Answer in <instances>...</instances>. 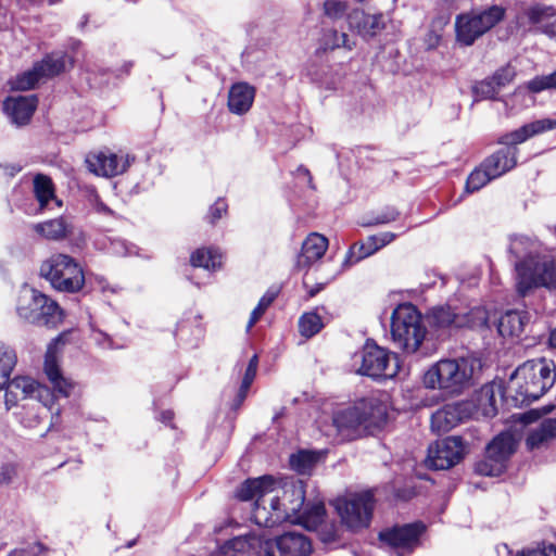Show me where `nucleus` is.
<instances>
[{"mask_svg": "<svg viewBox=\"0 0 556 556\" xmlns=\"http://www.w3.org/2000/svg\"><path fill=\"white\" fill-rule=\"evenodd\" d=\"M241 501L255 498L252 509L256 525L271 528L281 522L295 523V517L305 503V489L301 480L283 484L271 477L248 479L237 491Z\"/></svg>", "mask_w": 556, "mask_h": 556, "instance_id": "nucleus-1", "label": "nucleus"}, {"mask_svg": "<svg viewBox=\"0 0 556 556\" xmlns=\"http://www.w3.org/2000/svg\"><path fill=\"white\" fill-rule=\"evenodd\" d=\"M509 251L520 261L515 263L516 287L525 296L536 287H556V262L548 255H539L538 242L526 236L511 238Z\"/></svg>", "mask_w": 556, "mask_h": 556, "instance_id": "nucleus-2", "label": "nucleus"}, {"mask_svg": "<svg viewBox=\"0 0 556 556\" xmlns=\"http://www.w3.org/2000/svg\"><path fill=\"white\" fill-rule=\"evenodd\" d=\"M387 405L374 396L362 399L332 417L338 433L349 441L375 433L387 424Z\"/></svg>", "mask_w": 556, "mask_h": 556, "instance_id": "nucleus-3", "label": "nucleus"}, {"mask_svg": "<svg viewBox=\"0 0 556 556\" xmlns=\"http://www.w3.org/2000/svg\"><path fill=\"white\" fill-rule=\"evenodd\" d=\"M473 361L469 358H445L433 364L424 375L427 389L439 390L446 396L460 394L470 386Z\"/></svg>", "mask_w": 556, "mask_h": 556, "instance_id": "nucleus-4", "label": "nucleus"}, {"mask_svg": "<svg viewBox=\"0 0 556 556\" xmlns=\"http://www.w3.org/2000/svg\"><path fill=\"white\" fill-rule=\"evenodd\" d=\"M393 343L405 354L417 353L427 336L421 314L410 303L397 305L391 316Z\"/></svg>", "mask_w": 556, "mask_h": 556, "instance_id": "nucleus-5", "label": "nucleus"}, {"mask_svg": "<svg viewBox=\"0 0 556 556\" xmlns=\"http://www.w3.org/2000/svg\"><path fill=\"white\" fill-rule=\"evenodd\" d=\"M511 380L525 400H539L555 384L556 365L546 358L527 361L515 370Z\"/></svg>", "mask_w": 556, "mask_h": 556, "instance_id": "nucleus-6", "label": "nucleus"}, {"mask_svg": "<svg viewBox=\"0 0 556 556\" xmlns=\"http://www.w3.org/2000/svg\"><path fill=\"white\" fill-rule=\"evenodd\" d=\"M16 312L24 320L54 328L63 320L59 304L36 289L24 286L20 291Z\"/></svg>", "mask_w": 556, "mask_h": 556, "instance_id": "nucleus-7", "label": "nucleus"}, {"mask_svg": "<svg viewBox=\"0 0 556 556\" xmlns=\"http://www.w3.org/2000/svg\"><path fill=\"white\" fill-rule=\"evenodd\" d=\"M505 17V9L501 5H491L483 10H472L458 14L455 18L456 40L469 47L495 27Z\"/></svg>", "mask_w": 556, "mask_h": 556, "instance_id": "nucleus-8", "label": "nucleus"}, {"mask_svg": "<svg viewBox=\"0 0 556 556\" xmlns=\"http://www.w3.org/2000/svg\"><path fill=\"white\" fill-rule=\"evenodd\" d=\"M40 275L51 286L63 292H77L85 283V276L79 264L70 255L55 254L40 266Z\"/></svg>", "mask_w": 556, "mask_h": 556, "instance_id": "nucleus-9", "label": "nucleus"}, {"mask_svg": "<svg viewBox=\"0 0 556 556\" xmlns=\"http://www.w3.org/2000/svg\"><path fill=\"white\" fill-rule=\"evenodd\" d=\"M353 359L354 366L359 364L356 372L372 379L393 378L399 371L397 356L375 342L367 341Z\"/></svg>", "mask_w": 556, "mask_h": 556, "instance_id": "nucleus-10", "label": "nucleus"}, {"mask_svg": "<svg viewBox=\"0 0 556 556\" xmlns=\"http://www.w3.org/2000/svg\"><path fill=\"white\" fill-rule=\"evenodd\" d=\"M333 505L342 523L350 530L357 531L369 526L375 500L371 491H364L339 497Z\"/></svg>", "mask_w": 556, "mask_h": 556, "instance_id": "nucleus-11", "label": "nucleus"}, {"mask_svg": "<svg viewBox=\"0 0 556 556\" xmlns=\"http://www.w3.org/2000/svg\"><path fill=\"white\" fill-rule=\"evenodd\" d=\"M516 446L517 442L510 432L500 433L488 444L485 457L476 465V471L482 476H500Z\"/></svg>", "mask_w": 556, "mask_h": 556, "instance_id": "nucleus-12", "label": "nucleus"}, {"mask_svg": "<svg viewBox=\"0 0 556 556\" xmlns=\"http://www.w3.org/2000/svg\"><path fill=\"white\" fill-rule=\"evenodd\" d=\"M66 67V56L62 53H52L47 55L40 62H37L31 70L16 76L12 81V88L27 90L42 78H50L62 73Z\"/></svg>", "mask_w": 556, "mask_h": 556, "instance_id": "nucleus-13", "label": "nucleus"}, {"mask_svg": "<svg viewBox=\"0 0 556 556\" xmlns=\"http://www.w3.org/2000/svg\"><path fill=\"white\" fill-rule=\"evenodd\" d=\"M464 453L465 446L462 438L447 437L428 447L427 464L433 469H448L463 458Z\"/></svg>", "mask_w": 556, "mask_h": 556, "instance_id": "nucleus-14", "label": "nucleus"}, {"mask_svg": "<svg viewBox=\"0 0 556 556\" xmlns=\"http://www.w3.org/2000/svg\"><path fill=\"white\" fill-rule=\"evenodd\" d=\"M265 556H308L311 540L301 532L290 531L275 539H265Z\"/></svg>", "mask_w": 556, "mask_h": 556, "instance_id": "nucleus-15", "label": "nucleus"}, {"mask_svg": "<svg viewBox=\"0 0 556 556\" xmlns=\"http://www.w3.org/2000/svg\"><path fill=\"white\" fill-rule=\"evenodd\" d=\"M422 522L396 526L379 533V539L402 553L412 552L420 544V535L425 532Z\"/></svg>", "mask_w": 556, "mask_h": 556, "instance_id": "nucleus-16", "label": "nucleus"}, {"mask_svg": "<svg viewBox=\"0 0 556 556\" xmlns=\"http://www.w3.org/2000/svg\"><path fill=\"white\" fill-rule=\"evenodd\" d=\"M88 169L103 177H114L123 174L130 165L129 156H118L111 152L88 154L86 157Z\"/></svg>", "mask_w": 556, "mask_h": 556, "instance_id": "nucleus-17", "label": "nucleus"}, {"mask_svg": "<svg viewBox=\"0 0 556 556\" xmlns=\"http://www.w3.org/2000/svg\"><path fill=\"white\" fill-rule=\"evenodd\" d=\"M59 339L50 343L45 355L43 371L53 386L55 392L62 396H68L73 388L70 379L65 378L60 369L56 348Z\"/></svg>", "mask_w": 556, "mask_h": 556, "instance_id": "nucleus-18", "label": "nucleus"}, {"mask_svg": "<svg viewBox=\"0 0 556 556\" xmlns=\"http://www.w3.org/2000/svg\"><path fill=\"white\" fill-rule=\"evenodd\" d=\"M555 128V118H542L503 135L498 142L504 146L503 148H517V144L525 142L527 139Z\"/></svg>", "mask_w": 556, "mask_h": 556, "instance_id": "nucleus-19", "label": "nucleus"}, {"mask_svg": "<svg viewBox=\"0 0 556 556\" xmlns=\"http://www.w3.org/2000/svg\"><path fill=\"white\" fill-rule=\"evenodd\" d=\"M396 235L384 231L378 235L369 236L364 242H355L349 250L345 264L353 265L365 257L376 253L395 239Z\"/></svg>", "mask_w": 556, "mask_h": 556, "instance_id": "nucleus-20", "label": "nucleus"}, {"mask_svg": "<svg viewBox=\"0 0 556 556\" xmlns=\"http://www.w3.org/2000/svg\"><path fill=\"white\" fill-rule=\"evenodd\" d=\"M348 23L350 29L355 30L364 39L375 37L384 28V20L381 13L368 14L358 9L348 14Z\"/></svg>", "mask_w": 556, "mask_h": 556, "instance_id": "nucleus-21", "label": "nucleus"}, {"mask_svg": "<svg viewBox=\"0 0 556 556\" xmlns=\"http://www.w3.org/2000/svg\"><path fill=\"white\" fill-rule=\"evenodd\" d=\"M37 106L36 96H11L3 102V110L13 124L25 125Z\"/></svg>", "mask_w": 556, "mask_h": 556, "instance_id": "nucleus-22", "label": "nucleus"}, {"mask_svg": "<svg viewBox=\"0 0 556 556\" xmlns=\"http://www.w3.org/2000/svg\"><path fill=\"white\" fill-rule=\"evenodd\" d=\"M12 388L14 391H17L22 401L35 400L45 407H48L53 402V395L50 390L29 377L17 376L13 378Z\"/></svg>", "mask_w": 556, "mask_h": 556, "instance_id": "nucleus-23", "label": "nucleus"}, {"mask_svg": "<svg viewBox=\"0 0 556 556\" xmlns=\"http://www.w3.org/2000/svg\"><path fill=\"white\" fill-rule=\"evenodd\" d=\"M328 249V239L317 232H313L302 243L301 252L296 257V267L306 269L324 256Z\"/></svg>", "mask_w": 556, "mask_h": 556, "instance_id": "nucleus-24", "label": "nucleus"}, {"mask_svg": "<svg viewBox=\"0 0 556 556\" xmlns=\"http://www.w3.org/2000/svg\"><path fill=\"white\" fill-rule=\"evenodd\" d=\"M466 417L463 404H447L431 416V429L437 433H444L456 427Z\"/></svg>", "mask_w": 556, "mask_h": 556, "instance_id": "nucleus-25", "label": "nucleus"}, {"mask_svg": "<svg viewBox=\"0 0 556 556\" xmlns=\"http://www.w3.org/2000/svg\"><path fill=\"white\" fill-rule=\"evenodd\" d=\"M517 148H501L486 157L481 164L491 177L498 178L513 169L517 164Z\"/></svg>", "mask_w": 556, "mask_h": 556, "instance_id": "nucleus-26", "label": "nucleus"}, {"mask_svg": "<svg viewBox=\"0 0 556 556\" xmlns=\"http://www.w3.org/2000/svg\"><path fill=\"white\" fill-rule=\"evenodd\" d=\"M265 538L256 535L237 536L224 544V554L238 556H265Z\"/></svg>", "mask_w": 556, "mask_h": 556, "instance_id": "nucleus-27", "label": "nucleus"}, {"mask_svg": "<svg viewBox=\"0 0 556 556\" xmlns=\"http://www.w3.org/2000/svg\"><path fill=\"white\" fill-rule=\"evenodd\" d=\"M254 98V87L248 83H236L228 92V109L233 114L242 115L251 109Z\"/></svg>", "mask_w": 556, "mask_h": 556, "instance_id": "nucleus-28", "label": "nucleus"}, {"mask_svg": "<svg viewBox=\"0 0 556 556\" xmlns=\"http://www.w3.org/2000/svg\"><path fill=\"white\" fill-rule=\"evenodd\" d=\"M31 228L39 237L49 241H62L73 231L72 224L63 216L34 224Z\"/></svg>", "mask_w": 556, "mask_h": 556, "instance_id": "nucleus-29", "label": "nucleus"}, {"mask_svg": "<svg viewBox=\"0 0 556 556\" xmlns=\"http://www.w3.org/2000/svg\"><path fill=\"white\" fill-rule=\"evenodd\" d=\"M529 321V315L525 311H507L498 318L497 330L502 337H519Z\"/></svg>", "mask_w": 556, "mask_h": 556, "instance_id": "nucleus-30", "label": "nucleus"}, {"mask_svg": "<svg viewBox=\"0 0 556 556\" xmlns=\"http://www.w3.org/2000/svg\"><path fill=\"white\" fill-rule=\"evenodd\" d=\"M33 185L34 194L39 203L40 212L48 208L50 202H53L56 207L62 206V201L56 199L54 185L49 176L37 174L34 177Z\"/></svg>", "mask_w": 556, "mask_h": 556, "instance_id": "nucleus-31", "label": "nucleus"}, {"mask_svg": "<svg viewBox=\"0 0 556 556\" xmlns=\"http://www.w3.org/2000/svg\"><path fill=\"white\" fill-rule=\"evenodd\" d=\"M428 317L431 325L439 329L462 328L460 313H456L451 306L434 307Z\"/></svg>", "mask_w": 556, "mask_h": 556, "instance_id": "nucleus-32", "label": "nucleus"}, {"mask_svg": "<svg viewBox=\"0 0 556 556\" xmlns=\"http://www.w3.org/2000/svg\"><path fill=\"white\" fill-rule=\"evenodd\" d=\"M355 46V41L351 40L346 33H339L336 29H325L319 39V50L324 52L340 48L351 51Z\"/></svg>", "mask_w": 556, "mask_h": 556, "instance_id": "nucleus-33", "label": "nucleus"}, {"mask_svg": "<svg viewBox=\"0 0 556 556\" xmlns=\"http://www.w3.org/2000/svg\"><path fill=\"white\" fill-rule=\"evenodd\" d=\"M554 437H556V419L547 418L528 434L526 444L527 447L532 451L539 448Z\"/></svg>", "mask_w": 556, "mask_h": 556, "instance_id": "nucleus-34", "label": "nucleus"}, {"mask_svg": "<svg viewBox=\"0 0 556 556\" xmlns=\"http://www.w3.org/2000/svg\"><path fill=\"white\" fill-rule=\"evenodd\" d=\"M223 255L215 249H198L190 257L191 265L194 267H202L208 271H214L222 266Z\"/></svg>", "mask_w": 556, "mask_h": 556, "instance_id": "nucleus-35", "label": "nucleus"}, {"mask_svg": "<svg viewBox=\"0 0 556 556\" xmlns=\"http://www.w3.org/2000/svg\"><path fill=\"white\" fill-rule=\"evenodd\" d=\"M325 514L326 509L321 501L304 504L302 510L295 517V523L304 525L306 528H316L323 522Z\"/></svg>", "mask_w": 556, "mask_h": 556, "instance_id": "nucleus-36", "label": "nucleus"}, {"mask_svg": "<svg viewBox=\"0 0 556 556\" xmlns=\"http://www.w3.org/2000/svg\"><path fill=\"white\" fill-rule=\"evenodd\" d=\"M16 362L17 356L14 349L0 341V391L8 383Z\"/></svg>", "mask_w": 556, "mask_h": 556, "instance_id": "nucleus-37", "label": "nucleus"}, {"mask_svg": "<svg viewBox=\"0 0 556 556\" xmlns=\"http://www.w3.org/2000/svg\"><path fill=\"white\" fill-rule=\"evenodd\" d=\"M321 454L317 452L300 451L291 455L290 466L298 473L307 475L313 470Z\"/></svg>", "mask_w": 556, "mask_h": 556, "instance_id": "nucleus-38", "label": "nucleus"}, {"mask_svg": "<svg viewBox=\"0 0 556 556\" xmlns=\"http://www.w3.org/2000/svg\"><path fill=\"white\" fill-rule=\"evenodd\" d=\"M323 327V319L316 312L304 313L299 318V332L307 339L317 334Z\"/></svg>", "mask_w": 556, "mask_h": 556, "instance_id": "nucleus-39", "label": "nucleus"}, {"mask_svg": "<svg viewBox=\"0 0 556 556\" xmlns=\"http://www.w3.org/2000/svg\"><path fill=\"white\" fill-rule=\"evenodd\" d=\"M462 327H489V313L484 307L477 306L467 313H460Z\"/></svg>", "mask_w": 556, "mask_h": 556, "instance_id": "nucleus-40", "label": "nucleus"}, {"mask_svg": "<svg viewBox=\"0 0 556 556\" xmlns=\"http://www.w3.org/2000/svg\"><path fill=\"white\" fill-rule=\"evenodd\" d=\"M46 407L41 403L31 405L24 404L22 410L16 413L20 421L27 428H34L40 422L41 410Z\"/></svg>", "mask_w": 556, "mask_h": 556, "instance_id": "nucleus-41", "label": "nucleus"}, {"mask_svg": "<svg viewBox=\"0 0 556 556\" xmlns=\"http://www.w3.org/2000/svg\"><path fill=\"white\" fill-rule=\"evenodd\" d=\"M278 295V291L269 289L258 301L256 307L252 311L247 329L250 330L263 316L266 309L271 305Z\"/></svg>", "mask_w": 556, "mask_h": 556, "instance_id": "nucleus-42", "label": "nucleus"}, {"mask_svg": "<svg viewBox=\"0 0 556 556\" xmlns=\"http://www.w3.org/2000/svg\"><path fill=\"white\" fill-rule=\"evenodd\" d=\"M493 179L494 178L489 175V172L483 168V165L481 164L468 176L465 190L467 193L478 191Z\"/></svg>", "mask_w": 556, "mask_h": 556, "instance_id": "nucleus-43", "label": "nucleus"}, {"mask_svg": "<svg viewBox=\"0 0 556 556\" xmlns=\"http://www.w3.org/2000/svg\"><path fill=\"white\" fill-rule=\"evenodd\" d=\"M527 88L534 93L547 89H556V70L548 74L536 76L527 83Z\"/></svg>", "mask_w": 556, "mask_h": 556, "instance_id": "nucleus-44", "label": "nucleus"}, {"mask_svg": "<svg viewBox=\"0 0 556 556\" xmlns=\"http://www.w3.org/2000/svg\"><path fill=\"white\" fill-rule=\"evenodd\" d=\"M498 92V87L494 84V80H492L491 78L481 80L473 86V93L477 101L494 99Z\"/></svg>", "mask_w": 556, "mask_h": 556, "instance_id": "nucleus-45", "label": "nucleus"}, {"mask_svg": "<svg viewBox=\"0 0 556 556\" xmlns=\"http://www.w3.org/2000/svg\"><path fill=\"white\" fill-rule=\"evenodd\" d=\"M324 11L331 20H339L346 14L348 4L341 0H326L324 3Z\"/></svg>", "mask_w": 556, "mask_h": 556, "instance_id": "nucleus-46", "label": "nucleus"}, {"mask_svg": "<svg viewBox=\"0 0 556 556\" xmlns=\"http://www.w3.org/2000/svg\"><path fill=\"white\" fill-rule=\"evenodd\" d=\"M110 250L117 256H128L135 254V245L128 244L124 239H113L111 241Z\"/></svg>", "mask_w": 556, "mask_h": 556, "instance_id": "nucleus-47", "label": "nucleus"}, {"mask_svg": "<svg viewBox=\"0 0 556 556\" xmlns=\"http://www.w3.org/2000/svg\"><path fill=\"white\" fill-rule=\"evenodd\" d=\"M515 76V72L511 67H503L495 72V74L490 77L492 80H494V84L498 87L501 90L503 87L508 85Z\"/></svg>", "mask_w": 556, "mask_h": 556, "instance_id": "nucleus-48", "label": "nucleus"}, {"mask_svg": "<svg viewBox=\"0 0 556 556\" xmlns=\"http://www.w3.org/2000/svg\"><path fill=\"white\" fill-rule=\"evenodd\" d=\"M228 205L224 199H218L208 210V222L215 224L227 213Z\"/></svg>", "mask_w": 556, "mask_h": 556, "instance_id": "nucleus-49", "label": "nucleus"}, {"mask_svg": "<svg viewBox=\"0 0 556 556\" xmlns=\"http://www.w3.org/2000/svg\"><path fill=\"white\" fill-rule=\"evenodd\" d=\"M43 551L45 546L41 543H34L23 548L13 549L8 556H38Z\"/></svg>", "mask_w": 556, "mask_h": 556, "instance_id": "nucleus-50", "label": "nucleus"}, {"mask_svg": "<svg viewBox=\"0 0 556 556\" xmlns=\"http://www.w3.org/2000/svg\"><path fill=\"white\" fill-rule=\"evenodd\" d=\"M4 387H7L5 394H4L5 407H7V409H11V408L17 406L18 402L22 400L18 396L17 391L13 390L12 380L9 379L8 383Z\"/></svg>", "mask_w": 556, "mask_h": 556, "instance_id": "nucleus-51", "label": "nucleus"}, {"mask_svg": "<svg viewBox=\"0 0 556 556\" xmlns=\"http://www.w3.org/2000/svg\"><path fill=\"white\" fill-rule=\"evenodd\" d=\"M90 202L97 213L108 216H112L114 214L113 211L100 200L98 194H93Z\"/></svg>", "mask_w": 556, "mask_h": 556, "instance_id": "nucleus-52", "label": "nucleus"}, {"mask_svg": "<svg viewBox=\"0 0 556 556\" xmlns=\"http://www.w3.org/2000/svg\"><path fill=\"white\" fill-rule=\"evenodd\" d=\"M525 14L531 23L535 24L542 21L545 10L541 7H531L526 10Z\"/></svg>", "mask_w": 556, "mask_h": 556, "instance_id": "nucleus-53", "label": "nucleus"}, {"mask_svg": "<svg viewBox=\"0 0 556 556\" xmlns=\"http://www.w3.org/2000/svg\"><path fill=\"white\" fill-rule=\"evenodd\" d=\"M16 467L13 465H7L2 467V470L0 472V481L3 483H10L13 478L16 476Z\"/></svg>", "mask_w": 556, "mask_h": 556, "instance_id": "nucleus-54", "label": "nucleus"}, {"mask_svg": "<svg viewBox=\"0 0 556 556\" xmlns=\"http://www.w3.org/2000/svg\"><path fill=\"white\" fill-rule=\"evenodd\" d=\"M397 216L399 213L395 210H389L386 213L379 214L375 219V224H389L394 222Z\"/></svg>", "mask_w": 556, "mask_h": 556, "instance_id": "nucleus-55", "label": "nucleus"}, {"mask_svg": "<svg viewBox=\"0 0 556 556\" xmlns=\"http://www.w3.org/2000/svg\"><path fill=\"white\" fill-rule=\"evenodd\" d=\"M256 371L257 370H255V369L247 367L243 379H242L244 389H250V387L256 376Z\"/></svg>", "mask_w": 556, "mask_h": 556, "instance_id": "nucleus-56", "label": "nucleus"}, {"mask_svg": "<svg viewBox=\"0 0 556 556\" xmlns=\"http://www.w3.org/2000/svg\"><path fill=\"white\" fill-rule=\"evenodd\" d=\"M482 394L488 396L489 400H490V404H491V413L492 415H495L496 414V408L494 406V400H493V389L492 387H485L482 389Z\"/></svg>", "mask_w": 556, "mask_h": 556, "instance_id": "nucleus-57", "label": "nucleus"}, {"mask_svg": "<svg viewBox=\"0 0 556 556\" xmlns=\"http://www.w3.org/2000/svg\"><path fill=\"white\" fill-rule=\"evenodd\" d=\"M248 391H249V389H244L243 388V382H241V386H240V389H239V392H238V402L239 403H241L245 399V396L248 394Z\"/></svg>", "mask_w": 556, "mask_h": 556, "instance_id": "nucleus-58", "label": "nucleus"}, {"mask_svg": "<svg viewBox=\"0 0 556 556\" xmlns=\"http://www.w3.org/2000/svg\"><path fill=\"white\" fill-rule=\"evenodd\" d=\"M257 366H258V357L255 354L249 361L248 367L257 370Z\"/></svg>", "mask_w": 556, "mask_h": 556, "instance_id": "nucleus-59", "label": "nucleus"}, {"mask_svg": "<svg viewBox=\"0 0 556 556\" xmlns=\"http://www.w3.org/2000/svg\"><path fill=\"white\" fill-rule=\"evenodd\" d=\"M549 345L556 350V328L549 334Z\"/></svg>", "mask_w": 556, "mask_h": 556, "instance_id": "nucleus-60", "label": "nucleus"}, {"mask_svg": "<svg viewBox=\"0 0 556 556\" xmlns=\"http://www.w3.org/2000/svg\"><path fill=\"white\" fill-rule=\"evenodd\" d=\"M298 173H299V174H303V175L307 176L308 181H311V180H312V177H311L309 170H308L306 167H304V166H299V168H298Z\"/></svg>", "mask_w": 556, "mask_h": 556, "instance_id": "nucleus-61", "label": "nucleus"}, {"mask_svg": "<svg viewBox=\"0 0 556 556\" xmlns=\"http://www.w3.org/2000/svg\"><path fill=\"white\" fill-rule=\"evenodd\" d=\"M172 418H173L172 412L167 410V412L162 413V421L167 422V421L172 420Z\"/></svg>", "mask_w": 556, "mask_h": 556, "instance_id": "nucleus-62", "label": "nucleus"}, {"mask_svg": "<svg viewBox=\"0 0 556 556\" xmlns=\"http://www.w3.org/2000/svg\"><path fill=\"white\" fill-rule=\"evenodd\" d=\"M132 67V63L131 62H126L124 65H123V71L125 74H128L130 72V68Z\"/></svg>", "mask_w": 556, "mask_h": 556, "instance_id": "nucleus-63", "label": "nucleus"}, {"mask_svg": "<svg viewBox=\"0 0 556 556\" xmlns=\"http://www.w3.org/2000/svg\"><path fill=\"white\" fill-rule=\"evenodd\" d=\"M216 556H238V555H231V554H224V545L218 549Z\"/></svg>", "mask_w": 556, "mask_h": 556, "instance_id": "nucleus-64", "label": "nucleus"}]
</instances>
